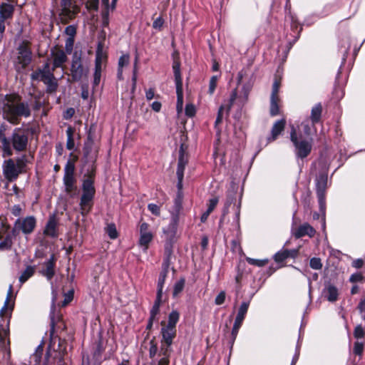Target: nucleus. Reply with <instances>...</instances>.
Wrapping results in <instances>:
<instances>
[{
    "label": "nucleus",
    "instance_id": "obj_1",
    "mask_svg": "<svg viewBox=\"0 0 365 365\" xmlns=\"http://www.w3.org/2000/svg\"><path fill=\"white\" fill-rule=\"evenodd\" d=\"M3 110L6 119L14 125L19 124L22 117L29 118L31 115L28 102L23 101L21 96L15 92L5 95Z\"/></svg>",
    "mask_w": 365,
    "mask_h": 365
},
{
    "label": "nucleus",
    "instance_id": "obj_2",
    "mask_svg": "<svg viewBox=\"0 0 365 365\" xmlns=\"http://www.w3.org/2000/svg\"><path fill=\"white\" fill-rule=\"evenodd\" d=\"M302 130L292 125L290 130V140L294 147L297 158L302 160L308 157L312 150L313 137L312 128L308 123H302Z\"/></svg>",
    "mask_w": 365,
    "mask_h": 365
},
{
    "label": "nucleus",
    "instance_id": "obj_3",
    "mask_svg": "<svg viewBox=\"0 0 365 365\" xmlns=\"http://www.w3.org/2000/svg\"><path fill=\"white\" fill-rule=\"evenodd\" d=\"M319 167V171L316 174L315 185L316 192L318 198L319 210L323 214L326 211V193L327 189V181H328V168L326 163L322 160H319L317 163H313L311 168V173L317 170V167Z\"/></svg>",
    "mask_w": 365,
    "mask_h": 365
},
{
    "label": "nucleus",
    "instance_id": "obj_4",
    "mask_svg": "<svg viewBox=\"0 0 365 365\" xmlns=\"http://www.w3.org/2000/svg\"><path fill=\"white\" fill-rule=\"evenodd\" d=\"M34 155L24 154L15 160L9 158L4 160L3 165V174L9 182H14L19 178L20 174L27 172V164L31 163L34 160Z\"/></svg>",
    "mask_w": 365,
    "mask_h": 365
},
{
    "label": "nucleus",
    "instance_id": "obj_5",
    "mask_svg": "<svg viewBox=\"0 0 365 365\" xmlns=\"http://www.w3.org/2000/svg\"><path fill=\"white\" fill-rule=\"evenodd\" d=\"M16 58L14 62L16 71L25 70L32 61L31 42L23 40L16 48Z\"/></svg>",
    "mask_w": 365,
    "mask_h": 365
},
{
    "label": "nucleus",
    "instance_id": "obj_6",
    "mask_svg": "<svg viewBox=\"0 0 365 365\" xmlns=\"http://www.w3.org/2000/svg\"><path fill=\"white\" fill-rule=\"evenodd\" d=\"M96 195L95 186H91L88 182L82 185V195L80 198V210L83 216H87L92 210L94 205Z\"/></svg>",
    "mask_w": 365,
    "mask_h": 365
},
{
    "label": "nucleus",
    "instance_id": "obj_7",
    "mask_svg": "<svg viewBox=\"0 0 365 365\" xmlns=\"http://www.w3.org/2000/svg\"><path fill=\"white\" fill-rule=\"evenodd\" d=\"M70 72L72 83L79 82L83 77H87L89 73L88 67L83 65L81 55L77 52L73 55Z\"/></svg>",
    "mask_w": 365,
    "mask_h": 365
},
{
    "label": "nucleus",
    "instance_id": "obj_8",
    "mask_svg": "<svg viewBox=\"0 0 365 365\" xmlns=\"http://www.w3.org/2000/svg\"><path fill=\"white\" fill-rule=\"evenodd\" d=\"M12 148L16 152H23L27 149L29 144V136L26 130L21 128H16L9 138Z\"/></svg>",
    "mask_w": 365,
    "mask_h": 365
},
{
    "label": "nucleus",
    "instance_id": "obj_9",
    "mask_svg": "<svg viewBox=\"0 0 365 365\" xmlns=\"http://www.w3.org/2000/svg\"><path fill=\"white\" fill-rule=\"evenodd\" d=\"M63 182L65 186V192L73 197V192L77 190V180L75 176V169L70 164L65 165Z\"/></svg>",
    "mask_w": 365,
    "mask_h": 365
},
{
    "label": "nucleus",
    "instance_id": "obj_10",
    "mask_svg": "<svg viewBox=\"0 0 365 365\" xmlns=\"http://www.w3.org/2000/svg\"><path fill=\"white\" fill-rule=\"evenodd\" d=\"M180 218L177 214H171V217L168 225L163 228V232L165 235V245H169L171 247H174V244L176 242V234L178 231V224Z\"/></svg>",
    "mask_w": 365,
    "mask_h": 365
},
{
    "label": "nucleus",
    "instance_id": "obj_11",
    "mask_svg": "<svg viewBox=\"0 0 365 365\" xmlns=\"http://www.w3.org/2000/svg\"><path fill=\"white\" fill-rule=\"evenodd\" d=\"M61 6L60 15L66 20L65 23H67L68 20L73 19L78 13V8L73 4V0H61Z\"/></svg>",
    "mask_w": 365,
    "mask_h": 365
},
{
    "label": "nucleus",
    "instance_id": "obj_12",
    "mask_svg": "<svg viewBox=\"0 0 365 365\" xmlns=\"http://www.w3.org/2000/svg\"><path fill=\"white\" fill-rule=\"evenodd\" d=\"M187 146L182 143L179 149V157L178 161V168L176 175H179L180 178L184 176V171L186 165L189 161V154L187 152Z\"/></svg>",
    "mask_w": 365,
    "mask_h": 365
},
{
    "label": "nucleus",
    "instance_id": "obj_13",
    "mask_svg": "<svg viewBox=\"0 0 365 365\" xmlns=\"http://www.w3.org/2000/svg\"><path fill=\"white\" fill-rule=\"evenodd\" d=\"M289 18L291 20L290 29L292 32L293 33L291 35L293 37V39L292 41H289L288 43L289 49L292 48L294 44L299 40L303 29L302 26L299 24L297 17L294 15L290 14Z\"/></svg>",
    "mask_w": 365,
    "mask_h": 365
},
{
    "label": "nucleus",
    "instance_id": "obj_14",
    "mask_svg": "<svg viewBox=\"0 0 365 365\" xmlns=\"http://www.w3.org/2000/svg\"><path fill=\"white\" fill-rule=\"evenodd\" d=\"M162 326L160 334L162 335V339L160 342L165 343L168 346H172L174 339L176 337L177 330L175 328L168 327L165 326V322L162 321L160 322Z\"/></svg>",
    "mask_w": 365,
    "mask_h": 365
},
{
    "label": "nucleus",
    "instance_id": "obj_15",
    "mask_svg": "<svg viewBox=\"0 0 365 365\" xmlns=\"http://www.w3.org/2000/svg\"><path fill=\"white\" fill-rule=\"evenodd\" d=\"M56 260L57 259L55 255L52 254L50 258L43 264L44 269L41 271V273L46 277L48 280H51L56 274L55 268Z\"/></svg>",
    "mask_w": 365,
    "mask_h": 365
},
{
    "label": "nucleus",
    "instance_id": "obj_16",
    "mask_svg": "<svg viewBox=\"0 0 365 365\" xmlns=\"http://www.w3.org/2000/svg\"><path fill=\"white\" fill-rule=\"evenodd\" d=\"M299 249H282L274 254L273 259L275 262L279 264L284 262L287 259H295L299 255Z\"/></svg>",
    "mask_w": 365,
    "mask_h": 365
},
{
    "label": "nucleus",
    "instance_id": "obj_17",
    "mask_svg": "<svg viewBox=\"0 0 365 365\" xmlns=\"http://www.w3.org/2000/svg\"><path fill=\"white\" fill-rule=\"evenodd\" d=\"M91 167L89 169H88L87 172L83 175V180L82 185H85L86 182H88L91 185V186H94L95 183V178L96 175V160H97V155L96 154L94 156H91Z\"/></svg>",
    "mask_w": 365,
    "mask_h": 365
},
{
    "label": "nucleus",
    "instance_id": "obj_18",
    "mask_svg": "<svg viewBox=\"0 0 365 365\" xmlns=\"http://www.w3.org/2000/svg\"><path fill=\"white\" fill-rule=\"evenodd\" d=\"M20 229L24 235L31 234L36 227V219L34 216H27L20 219Z\"/></svg>",
    "mask_w": 365,
    "mask_h": 365
},
{
    "label": "nucleus",
    "instance_id": "obj_19",
    "mask_svg": "<svg viewBox=\"0 0 365 365\" xmlns=\"http://www.w3.org/2000/svg\"><path fill=\"white\" fill-rule=\"evenodd\" d=\"M16 5L17 4L1 2L0 4V19L6 21L11 20L14 15Z\"/></svg>",
    "mask_w": 365,
    "mask_h": 365
},
{
    "label": "nucleus",
    "instance_id": "obj_20",
    "mask_svg": "<svg viewBox=\"0 0 365 365\" xmlns=\"http://www.w3.org/2000/svg\"><path fill=\"white\" fill-rule=\"evenodd\" d=\"M316 230L309 223H304L299 225L293 231V235L296 239L302 238L306 235L309 237L314 236Z\"/></svg>",
    "mask_w": 365,
    "mask_h": 365
},
{
    "label": "nucleus",
    "instance_id": "obj_21",
    "mask_svg": "<svg viewBox=\"0 0 365 365\" xmlns=\"http://www.w3.org/2000/svg\"><path fill=\"white\" fill-rule=\"evenodd\" d=\"M58 222L55 215L51 216L46 225L43 230V235L53 238L57 237L58 233Z\"/></svg>",
    "mask_w": 365,
    "mask_h": 365
},
{
    "label": "nucleus",
    "instance_id": "obj_22",
    "mask_svg": "<svg viewBox=\"0 0 365 365\" xmlns=\"http://www.w3.org/2000/svg\"><path fill=\"white\" fill-rule=\"evenodd\" d=\"M286 125V120L282 118L277 120L271 130V135L267 138L268 142H272L277 139L279 135L284 131Z\"/></svg>",
    "mask_w": 365,
    "mask_h": 365
},
{
    "label": "nucleus",
    "instance_id": "obj_23",
    "mask_svg": "<svg viewBox=\"0 0 365 365\" xmlns=\"http://www.w3.org/2000/svg\"><path fill=\"white\" fill-rule=\"evenodd\" d=\"M55 359H58L59 365L64 363V356L67 354V341L65 339L58 338V344L56 349H54Z\"/></svg>",
    "mask_w": 365,
    "mask_h": 365
},
{
    "label": "nucleus",
    "instance_id": "obj_24",
    "mask_svg": "<svg viewBox=\"0 0 365 365\" xmlns=\"http://www.w3.org/2000/svg\"><path fill=\"white\" fill-rule=\"evenodd\" d=\"M56 329L65 331L66 329V325L63 320L61 314H58L56 316L53 313L51 315V334H53Z\"/></svg>",
    "mask_w": 365,
    "mask_h": 365
},
{
    "label": "nucleus",
    "instance_id": "obj_25",
    "mask_svg": "<svg viewBox=\"0 0 365 365\" xmlns=\"http://www.w3.org/2000/svg\"><path fill=\"white\" fill-rule=\"evenodd\" d=\"M323 293L324 297L330 302H335L338 300L339 289L335 285L329 282L325 285Z\"/></svg>",
    "mask_w": 365,
    "mask_h": 365
},
{
    "label": "nucleus",
    "instance_id": "obj_26",
    "mask_svg": "<svg viewBox=\"0 0 365 365\" xmlns=\"http://www.w3.org/2000/svg\"><path fill=\"white\" fill-rule=\"evenodd\" d=\"M51 54L53 56L52 70L54 71L56 68L61 67L66 62L68 58L65 52L61 49H58L55 52L52 51Z\"/></svg>",
    "mask_w": 365,
    "mask_h": 365
},
{
    "label": "nucleus",
    "instance_id": "obj_27",
    "mask_svg": "<svg viewBox=\"0 0 365 365\" xmlns=\"http://www.w3.org/2000/svg\"><path fill=\"white\" fill-rule=\"evenodd\" d=\"M173 254V247L164 245V257L162 264L161 272H169V267L171 264V258Z\"/></svg>",
    "mask_w": 365,
    "mask_h": 365
},
{
    "label": "nucleus",
    "instance_id": "obj_28",
    "mask_svg": "<svg viewBox=\"0 0 365 365\" xmlns=\"http://www.w3.org/2000/svg\"><path fill=\"white\" fill-rule=\"evenodd\" d=\"M323 108L321 103L315 104L311 110L310 120L314 127L316 124L321 122Z\"/></svg>",
    "mask_w": 365,
    "mask_h": 365
},
{
    "label": "nucleus",
    "instance_id": "obj_29",
    "mask_svg": "<svg viewBox=\"0 0 365 365\" xmlns=\"http://www.w3.org/2000/svg\"><path fill=\"white\" fill-rule=\"evenodd\" d=\"M235 202H236V194L233 192H227V197H226V201L225 202L224 207L222 209V215L220 218V222H222L225 216L228 214L229 207L231 206V205L234 204V207L235 206Z\"/></svg>",
    "mask_w": 365,
    "mask_h": 365
},
{
    "label": "nucleus",
    "instance_id": "obj_30",
    "mask_svg": "<svg viewBox=\"0 0 365 365\" xmlns=\"http://www.w3.org/2000/svg\"><path fill=\"white\" fill-rule=\"evenodd\" d=\"M102 50L103 46L99 43L96 53L94 73H102Z\"/></svg>",
    "mask_w": 365,
    "mask_h": 365
},
{
    "label": "nucleus",
    "instance_id": "obj_31",
    "mask_svg": "<svg viewBox=\"0 0 365 365\" xmlns=\"http://www.w3.org/2000/svg\"><path fill=\"white\" fill-rule=\"evenodd\" d=\"M180 59L173 61V70L175 77V85H182V78L180 72Z\"/></svg>",
    "mask_w": 365,
    "mask_h": 365
},
{
    "label": "nucleus",
    "instance_id": "obj_32",
    "mask_svg": "<svg viewBox=\"0 0 365 365\" xmlns=\"http://www.w3.org/2000/svg\"><path fill=\"white\" fill-rule=\"evenodd\" d=\"M76 132L75 128L72 126H68L66 129V135H67V142H66V148L69 150H71L74 148L75 143H74V134Z\"/></svg>",
    "mask_w": 365,
    "mask_h": 365
},
{
    "label": "nucleus",
    "instance_id": "obj_33",
    "mask_svg": "<svg viewBox=\"0 0 365 365\" xmlns=\"http://www.w3.org/2000/svg\"><path fill=\"white\" fill-rule=\"evenodd\" d=\"M180 319V313L178 310H173L168 315V323H165V326L168 327L175 328L176 324Z\"/></svg>",
    "mask_w": 365,
    "mask_h": 365
},
{
    "label": "nucleus",
    "instance_id": "obj_34",
    "mask_svg": "<svg viewBox=\"0 0 365 365\" xmlns=\"http://www.w3.org/2000/svg\"><path fill=\"white\" fill-rule=\"evenodd\" d=\"M225 109H226V106L221 105L217 111V118L215 122V129L216 130L217 135H220L221 133V129L219 128V125L222 122L223 112Z\"/></svg>",
    "mask_w": 365,
    "mask_h": 365
},
{
    "label": "nucleus",
    "instance_id": "obj_35",
    "mask_svg": "<svg viewBox=\"0 0 365 365\" xmlns=\"http://www.w3.org/2000/svg\"><path fill=\"white\" fill-rule=\"evenodd\" d=\"M139 245L144 247L145 249L148 248L149 244L153 240V235L152 232L140 234Z\"/></svg>",
    "mask_w": 365,
    "mask_h": 365
},
{
    "label": "nucleus",
    "instance_id": "obj_36",
    "mask_svg": "<svg viewBox=\"0 0 365 365\" xmlns=\"http://www.w3.org/2000/svg\"><path fill=\"white\" fill-rule=\"evenodd\" d=\"M176 86V94H177V110L178 111H180L182 109L183 106V91H182V85H175Z\"/></svg>",
    "mask_w": 365,
    "mask_h": 365
},
{
    "label": "nucleus",
    "instance_id": "obj_37",
    "mask_svg": "<svg viewBox=\"0 0 365 365\" xmlns=\"http://www.w3.org/2000/svg\"><path fill=\"white\" fill-rule=\"evenodd\" d=\"M35 273V269L32 266H27L26 269L22 272L19 277V282L21 284L26 282L30 277H31Z\"/></svg>",
    "mask_w": 365,
    "mask_h": 365
},
{
    "label": "nucleus",
    "instance_id": "obj_38",
    "mask_svg": "<svg viewBox=\"0 0 365 365\" xmlns=\"http://www.w3.org/2000/svg\"><path fill=\"white\" fill-rule=\"evenodd\" d=\"M93 145L84 143V146L83 148V158L86 159L87 163L91 162L90 157L94 156L96 154L98 156V150H96L94 153H92Z\"/></svg>",
    "mask_w": 365,
    "mask_h": 365
},
{
    "label": "nucleus",
    "instance_id": "obj_39",
    "mask_svg": "<svg viewBox=\"0 0 365 365\" xmlns=\"http://www.w3.org/2000/svg\"><path fill=\"white\" fill-rule=\"evenodd\" d=\"M130 56L128 54L122 55L118 59V76H120L123 73V68L129 63Z\"/></svg>",
    "mask_w": 365,
    "mask_h": 365
},
{
    "label": "nucleus",
    "instance_id": "obj_40",
    "mask_svg": "<svg viewBox=\"0 0 365 365\" xmlns=\"http://www.w3.org/2000/svg\"><path fill=\"white\" fill-rule=\"evenodd\" d=\"M185 284V278L182 277L177 281L173 287V296L176 297L178 294L182 292Z\"/></svg>",
    "mask_w": 365,
    "mask_h": 365
},
{
    "label": "nucleus",
    "instance_id": "obj_41",
    "mask_svg": "<svg viewBox=\"0 0 365 365\" xmlns=\"http://www.w3.org/2000/svg\"><path fill=\"white\" fill-rule=\"evenodd\" d=\"M1 327H3L1 325ZM10 333L9 330V320L7 322L6 327H2V329L0 330V348L5 347V338L9 337Z\"/></svg>",
    "mask_w": 365,
    "mask_h": 365
},
{
    "label": "nucleus",
    "instance_id": "obj_42",
    "mask_svg": "<svg viewBox=\"0 0 365 365\" xmlns=\"http://www.w3.org/2000/svg\"><path fill=\"white\" fill-rule=\"evenodd\" d=\"M13 244L14 242L11 236L6 235L4 239L0 242V250H11Z\"/></svg>",
    "mask_w": 365,
    "mask_h": 365
},
{
    "label": "nucleus",
    "instance_id": "obj_43",
    "mask_svg": "<svg viewBox=\"0 0 365 365\" xmlns=\"http://www.w3.org/2000/svg\"><path fill=\"white\" fill-rule=\"evenodd\" d=\"M45 85H46V92L48 94L55 93L57 91L58 86L56 78L50 81L46 82Z\"/></svg>",
    "mask_w": 365,
    "mask_h": 365
},
{
    "label": "nucleus",
    "instance_id": "obj_44",
    "mask_svg": "<svg viewBox=\"0 0 365 365\" xmlns=\"http://www.w3.org/2000/svg\"><path fill=\"white\" fill-rule=\"evenodd\" d=\"M106 232L112 240H115L118 237V233L116 230V226L114 223L108 224L106 228Z\"/></svg>",
    "mask_w": 365,
    "mask_h": 365
},
{
    "label": "nucleus",
    "instance_id": "obj_45",
    "mask_svg": "<svg viewBox=\"0 0 365 365\" xmlns=\"http://www.w3.org/2000/svg\"><path fill=\"white\" fill-rule=\"evenodd\" d=\"M250 301L242 302L238 309L237 317H242V318L245 319L246 314L247 313V311H248V309L250 307Z\"/></svg>",
    "mask_w": 365,
    "mask_h": 365
},
{
    "label": "nucleus",
    "instance_id": "obj_46",
    "mask_svg": "<svg viewBox=\"0 0 365 365\" xmlns=\"http://www.w3.org/2000/svg\"><path fill=\"white\" fill-rule=\"evenodd\" d=\"M240 329L232 327L231 333L230 334L227 338V345L230 346V349H232L236 338L237 336Z\"/></svg>",
    "mask_w": 365,
    "mask_h": 365
},
{
    "label": "nucleus",
    "instance_id": "obj_47",
    "mask_svg": "<svg viewBox=\"0 0 365 365\" xmlns=\"http://www.w3.org/2000/svg\"><path fill=\"white\" fill-rule=\"evenodd\" d=\"M11 146L12 144L11 143L10 140L4 139V143H2L4 157L11 156L13 155Z\"/></svg>",
    "mask_w": 365,
    "mask_h": 365
},
{
    "label": "nucleus",
    "instance_id": "obj_48",
    "mask_svg": "<svg viewBox=\"0 0 365 365\" xmlns=\"http://www.w3.org/2000/svg\"><path fill=\"white\" fill-rule=\"evenodd\" d=\"M168 273L165 272H160L158 280V284H157V291L163 292V287L164 284L166 280V278L168 277Z\"/></svg>",
    "mask_w": 365,
    "mask_h": 365
},
{
    "label": "nucleus",
    "instance_id": "obj_49",
    "mask_svg": "<svg viewBox=\"0 0 365 365\" xmlns=\"http://www.w3.org/2000/svg\"><path fill=\"white\" fill-rule=\"evenodd\" d=\"M160 350L159 353V356H163L164 357H170L171 352L173 351V349L171 348V346H168V344H165V343L160 342Z\"/></svg>",
    "mask_w": 365,
    "mask_h": 365
},
{
    "label": "nucleus",
    "instance_id": "obj_50",
    "mask_svg": "<svg viewBox=\"0 0 365 365\" xmlns=\"http://www.w3.org/2000/svg\"><path fill=\"white\" fill-rule=\"evenodd\" d=\"M19 222L20 218H18L15 221L14 227L12 228L11 232L7 234V235L11 236L12 240L15 239L19 235V232L21 231V229H20L21 227Z\"/></svg>",
    "mask_w": 365,
    "mask_h": 365
},
{
    "label": "nucleus",
    "instance_id": "obj_51",
    "mask_svg": "<svg viewBox=\"0 0 365 365\" xmlns=\"http://www.w3.org/2000/svg\"><path fill=\"white\" fill-rule=\"evenodd\" d=\"M220 74L219 76H212L209 82V89H208V93L210 95H212L216 89L217 81L220 78Z\"/></svg>",
    "mask_w": 365,
    "mask_h": 365
},
{
    "label": "nucleus",
    "instance_id": "obj_52",
    "mask_svg": "<svg viewBox=\"0 0 365 365\" xmlns=\"http://www.w3.org/2000/svg\"><path fill=\"white\" fill-rule=\"evenodd\" d=\"M247 262L250 264L261 267L265 266L269 262V260L267 259H253V258L247 257Z\"/></svg>",
    "mask_w": 365,
    "mask_h": 365
},
{
    "label": "nucleus",
    "instance_id": "obj_53",
    "mask_svg": "<svg viewBox=\"0 0 365 365\" xmlns=\"http://www.w3.org/2000/svg\"><path fill=\"white\" fill-rule=\"evenodd\" d=\"M364 344L363 342L356 341L354 344L353 353L356 356H362L364 352Z\"/></svg>",
    "mask_w": 365,
    "mask_h": 365
},
{
    "label": "nucleus",
    "instance_id": "obj_54",
    "mask_svg": "<svg viewBox=\"0 0 365 365\" xmlns=\"http://www.w3.org/2000/svg\"><path fill=\"white\" fill-rule=\"evenodd\" d=\"M74 296V291L73 289L68 290L66 293L63 295V300L61 302L62 307L67 306L73 299Z\"/></svg>",
    "mask_w": 365,
    "mask_h": 365
},
{
    "label": "nucleus",
    "instance_id": "obj_55",
    "mask_svg": "<svg viewBox=\"0 0 365 365\" xmlns=\"http://www.w3.org/2000/svg\"><path fill=\"white\" fill-rule=\"evenodd\" d=\"M353 334L356 339H362L365 336V330L361 324H359L354 328Z\"/></svg>",
    "mask_w": 365,
    "mask_h": 365
},
{
    "label": "nucleus",
    "instance_id": "obj_56",
    "mask_svg": "<svg viewBox=\"0 0 365 365\" xmlns=\"http://www.w3.org/2000/svg\"><path fill=\"white\" fill-rule=\"evenodd\" d=\"M279 103L270 102L269 114L274 117L279 114Z\"/></svg>",
    "mask_w": 365,
    "mask_h": 365
},
{
    "label": "nucleus",
    "instance_id": "obj_57",
    "mask_svg": "<svg viewBox=\"0 0 365 365\" xmlns=\"http://www.w3.org/2000/svg\"><path fill=\"white\" fill-rule=\"evenodd\" d=\"M309 265L311 268L314 269H321L322 267V263L321 259L319 257H312L309 261Z\"/></svg>",
    "mask_w": 365,
    "mask_h": 365
},
{
    "label": "nucleus",
    "instance_id": "obj_58",
    "mask_svg": "<svg viewBox=\"0 0 365 365\" xmlns=\"http://www.w3.org/2000/svg\"><path fill=\"white\" fill-rule=\"evenodd\" d=\"M365 278L361 272L352 274L349 277V282L351 283L363 282Z\"/></svg>",
    "mask_w": 365,
    "mask_h": 365
},
{
    "label": "nucleus",
    "instance_id": "obj_59",
    "mask_svg": "<svg viewBox=\"0 0 365 365\" xmlns=\"http://www.w3.org/2000/svg\"><path fill=\"white\" fill-rule=\"evenodd\" d=\"M281 83H282V78L280 77L275 76L274 82H273V85H272V93H279Z\"/></svg>",
    "mask_w": 365,
    "mask_h": 365
},
{
    "label": "nucleus",
    "instance_id": "obj_60",
    "mask_svg": "<svg viewBox=\"0 0 365 365\" xmlns=\"http://www.w3.org/2000/svg\"><path fill=\"white\" fill-rule=\"evenodd\" d=\"M237 90L235 89L234 91H232L231 94H230V100H229V102L225 106H226V110H227V113H229V112L230 111L233 104H234V102L235 101L236 98H237Z\"/></svg>",
    "mask_w": 365,
    "mask_h": 365
},
{
    "label": "nucleus",
    "instance_id": "obj_61",
    "mask_svg": "<svg viewBox=\"0 0 365 365\" xmlns=\"http://www.w3.org/2000/svg\"><path fill=\"white\" fill-rule=\"evenodd\" d=\"M185 113L187 117H193L196 113V109L195 106L192 103L187 104L185 106Z\"/></svg>",
    "mask_w": 365,
    "mask_h": 365
},
{
    "label": "nucleus",
    "instance_id": "obj_62",
    "mask_svg": "<svg viewBox=\"0 0 365 365\" xmlns=\"http://www.w3.org/2000/svg\"><path fill=\"white\" fill-rule=\"evenodd\" d=\"M148 209L153 215L155 216L160 215V208L158 205L154 203H150L148 205Z\"/></svg>",
    "mask_w": 365,
    "mask_h": 365
},
{
    "label": "nucleus",
    "instance_id": "obj_63",
    "mask_svg": "<svg viewBox=\"0 0 365 365\" xmlns=\"http://www.w3.org/2000/svg\"><path fill=\"white\" fill-rule=\"evenodd\" d=\"M226 299V293L225 291H221L215 299V304L216 305H222L225 303Z\"/></svg>",
    "mask_w": 365,
    "mask_h": 365
},
{
    "label": "nucleus",
    "instance_id": "obj_64",
    "mask_svg": "<svg viewBox=\"0 0 365 365\" xmlns=\"http://www.w3.org/2000/svg\"><path fill=\"white\" fill-rule=\"evenodd\" d=\"M357 309L361 314L364 315L363 317L365 319V295L361 299L357 306Z\"/></svg>",
    "mask_w": 365,
    "mask_h": 365
}]
</instances>
